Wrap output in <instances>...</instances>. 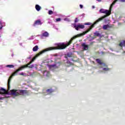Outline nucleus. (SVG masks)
<instances>
[{
  "instance_id": "obj_1",
  "label": "nucleus",
  "mask_w": 125,
  "mask_h": 125,
  "mask_svg": "<svg viewBox=\"0 0 125 125\" xmlns=\"http://www.w3.org/2000/svg\"><path fill=\"white\" fill-rule=\"evenodd\" d=\"M82 36H83V34H78L77 36L72 37L69 42L66 43L64 42L58 43L56 44V47H50L46 48V50H47V51H49V50H54L56 49H65L67 46H69V45L72 43V42L73 41H74V40H75V39H77L78 37H82Z\"/></svg>"
},
{
  "instance_id": "obj_2",
  "label": "nucleus",
  "mask_w": 125,
  "mask_h": 125,
  "mask_svg": "<svg viewBox=\"0 0 125 125\" xmlns=\"http://www.w3.org/2000/svg\"><path fill=\"white\" fill-rule=\"evenodd\" d=\"M46 51H47V50L46 49H45L36 54V55L32 59L31 61H30L28 63L20 67L19 69H17L14 73H13L11 78H12V77H14V76H17V74H18V72H20V71H22V70H23V69H25V68H33V65H31V64H32V63H33V62H34L35 60H36L37 57H39L40 55H42V53L46 52Z\"/></svg>"
},
{
  "instance_id": "obj_3",
  "label": "nucleus",
  "mask_w": 125,
  "mask_h": 125,
  "mask_svg": "<svg viewBox=\"0 0 125 125\" xmlns=\"http://www.w3.org/2000/svg\"><path fill=\"white\" fill-rule=\"evenodd\" d=\"M11 95L14 96H19V95L24 96L25 94H28V91L26 90H15L13 89L10 91Z\"/></svg>"
},
{
  "instance_id": "obj_4",
  "label": "nucleus",
  "mask_w": 125,
  "mask_h": 125,
  "mask_svg": "<svg viewBox=\"0 0 125 125\" xmlns=\"http://www.w3.org/2000/svg\"><path fill=\"white\" fill-rule=\"evenodd\" d=\"M106 17H107V15H104L103 17H102L101 18H99L97 21H96L93 24H92L90 27L85 31H84L83 32V35H85V34H87V33H88V32H89L90 31V30H91L92 29V28H94V26L95 25H96V24H97L98 23V22H100V21H102L103 20V19H104V18H106Z\"/></svg>"
},
{
  "instance_id": "obj_5",
  "label": "nucleus",
  "mask_w": 125,
  "mask_h": 125,
  "mask_svg": "<svg viewBox=\"0 0 125 125\" xmlns=\"http://www.w3.org/2000/svg\"><path fill=\"white\" fill-rule=\"evenodd\" d=\"M119 0H115L110 5V6L109 7V10H104V9H101L100 10V12L101 13H105V15L107 16H109V15H111V11H112V8L113 6V5L117 2V1Z\"/></svg>"
},
{
  "instance_id": "obj_6",
  "label": "nucleus",
  "mask_w": 125,
  "mask_h": 125,
  "mask_svg": "<svg viewBox=\"0 0 125 125\" xmlns=\"http://www.w3.org/2000/svg\"><path fill=\"white\" fill-rule=\"evenodd\" d=\"M12 75L10 76L8 80V90L3 89V88H0V94H9L8 90L10 89V82H11V79H12Z\"/></svg>"
},
{
  "instance_id": "obj_7",
  "label": "nucleus",
  "mask_w": 125,
  "mask_h": 125,
  "mask_svg": "<svg viewBox=\"0 0 125 125\" xmlns=\"http://www.w3.org/2000/svg\"><path fill=\"white\" fill-rule=\"evenodd\" d=\"M74 28H75V30L77 31H79V29H84V25L83 24H77L76 25V23H74Z\"/></svg>"
},
{
  "instance_id": "obj_8",
  "label": "nucleus",
  "mask_w": 125,
  "mask_h": 125,
  "mask_svg": "<svg viewBox=\"0 0 125 125\" xmlns=\"http://www.w3.org/2000/svg\"><path fill=\"white\" fill-rule=\"evenodd\" d=\"M43 76H45L47 78H49V77L51 76V75L50 74V72L48 71L45 70L43 72Z\"/></svg>"
},
{
  "instance_id": "obj_9",
  "label": "nucleus",
  "mask_w": 125,
  "mask_h": 125,
  "mask_svg": "<svg viewBox=\"0 0 125 125\" xmlns=\"http://www.w3.org/2000/svg\"><path fill=\"white\" fill-rule=\"evenodd\" d=\"M42 22L41 20H38L35 21L33 26L34 27H36V26H38V25H42Z\"/></svg>"
},
{
  "instance_id": "obj_10",
  "label": "nucleus",
  "mask_w": 125,
  "mask_h": 125,
  "mask_svg": "<svg viewBox=\"0 0 125 125\" xmlns=\"http://www.w3.org/2000/svg\"><path fill=\"white\" fill-rule=\"evenodd\" d=\"M46 95H48L49 94H51L52 92H54V90L52 89V88H51L50 89H48L46 90Z\"/></svg>"
},
{
  "instance_id": "obj_11",
  "label": "nucleus",
  "mask_w": 125,
  "mask_h": 125,
  "mask_svg": "<svg viewBox=\"0 0 125 125\" xmlns=\"http://www.w3.org/2000/svg\"><path fill=\"white\" fill-rule=\"evenodd\" d=\"M111 28H112V26H109V24L104 25L103 27L104 30H109V29H111Z\"/></svg>"
},
{
  "instance_id": "obj_12",
  "label": "nucleus",
  "mask_w": 125,
  "mask_h": 125,
  "mask_svg": "<svg viewBox=\"0 0 125 125\" xmlns=\"http://www.w3.org/2000/svg\"><path fill=\"white\" fill-rule=\"evenodd\" d=\"M82 46L83 47V50H87L88 49V45H86L85 43H83Z\"/></svg>"
},
{
  "instance_id": "obj_13",
  "label": "nucleus",
  "mask_w": 125,
  "mask_h": 125,
  "mask_svg": "<svg viewBox=\"0 0 125 125\" xmlns=\"http://www.w3.org/2000/svg\"><path fill=\"white\" fill-rule=\"evenodd\" d=\"M35 8L37 11H40L42 9V7H41L38 4L36 5Z\"/></svg>"
},
{
  "instance_id": "obj_14",
  "label": "nucleus",
  "mask_w": 125,
  "mask_h": 125,
  "mask_svg": "<svg viewBox=\"0 0 125 125\" xmlns=\"http://www.w3.org/2000/svg\"><path fill=\"white\" fill-rule=\"evenodd\" d=\"M48 36H49L48 33L46 31H45L42 34V37H45V38H47Z\"/></svg>"
},
{
  "instance_id": "obj_15",
  "label": "nucleus",
  "mask_w": 125,
  "mask_h": 125,
  "mask_svg": "<svg viewBox=\"0 0 125 125\" xmlns=\"http://www.w3.org/2000/svg\"><path fill=\"white\" fill-rule=\"evenodd\" d=\"M72 53H67V55L65 56V58L68 60V57H72Z\"/></svg>"
},
{
  "instance_id": "obj_16",
  "label": "nucleus",
  "mask_w": 125,
  "mask_h": 125,
  "mask_svg": "<svg viewBox=\"0 0 125 125\" xmlns=\"http://www.w3.org/2000/svg\"><path fill=\"white\" fill-rule=\"evenodd\" d=\"M38 49H39V46L38 45H36L33 47V51H38Z\"/></svg>"
},
{
  "instance_id": "obj_17",
  "label": "nucleus",
  "mask_w": 125,
  "mask_h": 125,
  "mask_svg": "<svg viewBox=\"0 0 125 125\" xmlns=\"http://www.w3.org/2000/svg\"><path fill=\"white\" fill-rule=\"evenodd\" d=\"M57 64H59L58 66H60V65H61V62H58L55 64L51 65V67H56V66H57Z\"/></svg>"
},
{
  "instance_id": "obj_18",
  "label": "nucleus",
  "mask_w": 125,
  "mask_h": 125,
  "mask_svg": "<svg viewBox=\"0 0 125 125\" xmlns=\"http://www.w3.org/2000/svg\"><path fill=\"white\" fill-rule=\"evenodd\" d=\"M96 62H97V63L98 64H100V65H102V64H103L102 62L99 59H96Z\"/></svg>"
},
{
  "instance_id": "obj_19",
  "label": "nucleus",
  "mask_w": 125,
  "mask_h": 125,
  "mask_svg": "<svg viewBox=\"0 0 125 125\" xmlns=\"http://www.w3.org/2000/svg\"><path fill=\"white\" fill-rule=\"evenodd\" d=\"M67 61L66 62L67 64L68 65V66H72L74 65L73 63H72L71 62H70L68 60H67Z\"/></svg>"
},
{
  "instance_id": "obj_20",
  "label": "nucleus",
  "mask_w": 125,
  "mask_h": 125,
  "mask_svg": "<svg viewBox=\"0 0 125 125\" xmlns=\"http://www.w3.org/2000/svg\"><path fill=\"white\" fill-rule=\"evenodd\" d=\"M7 68H14V65L12 64H8L6 66Z\"/></svg>"
},
{
  "instance_id": "obj_21",
  "label": "nucleus",
  "mask_w": 125,
  "mask_h": 125,
  "mask_svg": "<svg viewBox=\"0 0 125 125\" xmlns=\"http://www.w3.org/2000/svg\"><path fill=\"white\" fill-rule=\"evenodd\" d=\"M94 35L95 36V37H99L100 36V33L98 32H95L94 33Z\"/></svg>"
},
{
  "instance_id": "obj_22",
  "label": "nucleus",
  "mask_w": 125,
  "mask_h": 125,
  "mask_svg": "<svg viewBox=\"0 0 125 125\" xmlns=\"http://www.w3.org/2000/svg\"><path fill=\"white\" fill-rule=\"evenodd\" d=\"M48 14L49 15H52V14H53V11H52V10H49L48 11Z\"/></svg>"
},
{
  "instance_id": "obj_23",
  "label": "nucleus",
  "mask_w": 125,
  "mask_h": 125,
  "mask_svg": "<svg viewBox=\"0 0 125 125\" xmlns=\"http://www.w3.org/2000/svg\"><path fill=\"white\" fill-rule=\"evenodd\" d=\"M110 69L109 68H103V70L105 71H110Z\"/></svg>"
},
{
  "instance_id": "obj_24",
  "label": "nucleus",
  "mask_w": 125,
  "mask_h": 125,
  "mask_svg": "<svg viewBox=\"0 0 125 125\" xmlns=\"http://www.w3.org/2000/svg\"><path fill=\"white\" fill-rule=\"evenodd\" d=\"M79 22V19L78 18H76L75 20V23H78Z\"/></svg>"
},
{
  "instance_id": "obj_25",
  "label": "nucleus",
  "mask_w": 125,
  "mask_h": 125,
  "mask_svg": "<svg viewBox=\"0 0 125 125\" xmlns=\"http://www.w3.org/2000/svg\"><path fill=\"white\" fill-rule=\"evenodd\" d=\"M56 21L57 22H59V21H61V18H57L56 19Z\"/></svg>"
},
{
  "instance_id": "obj_26",
  "label": "nucleus",
  "mask_w": 125,
  "mask_h": 125,
  "mask_svg": "<svg viewBox=\"0 0 125 125\" xmlns=\"http://www.w3.org/2000/svg\"><path fill=\"white\" fill-rule=\"evenodd\" d=\"M84 25H91V23H90V22H87L86 23H84Z\"/></svg>"
},
{
  "instance_id": "obj_27",
  "label": "nucleus",
  "mask_w": 125,
  "mask_h": 125,
  "mask_svg": "<svg viewBox=\"0 0 125 125\" xmlns=\"http://www.w3.org/2000/svg\"><path fill=\"white\" fill-rule=\"evenodd\" d=\"M120 2H125V0H120Z\"/></svg>"
},
{
  "instance_id": "obj_28",
  "label": "nucleus",
  "mask_w": 125,
  "mask_h": 125,
  "mask_svg": "<svg viewBox=\"0 0 125 125\" xmlns=\"http://www.w3.org/2000/svg\"><path fill=\"white\" fill-rule=\"evenodd\" d=\"M20 76H24V73L22 72L19 74Z\"/></svg>"
},
{
  "instance_id": "obj_29",
  "label": "nucleus",
  "mask_w": 125,
  "mask_h": 125,
  "mask_svg": "<svg viewBox=\"0 0 125 125\" xmlns=\"http://www.w3.org/2000/svg\"><path fill=\"white\" fill-rule=\"evenodd\" d=\"M80 8H83V5L80 4Z\"/></svg>"
},
{
  "instance_id": "obj_30",
  "label": "nucleus",
  "mask_w": 125,
  "mask_h": 125,
  "mask_svg": "<svg viewBox=\"0 0 125 125\" xmlns=\"http://www.w3.org/2000/svg\"><path fill=\"white\" fill-rule=\"evenodd\" d=\"M98 2H101V0H97Z\"/></svg>"
},
{
  "instance_id": "obj_31",
  "label": "nucleus",
  "mask_w": 125,
  "mask_h": 125,
  "mask_svg": "<svg viewBox=\"0 0 125 125\" xmlns=\"http://www.w3.org/2000/svg\"><path fill=\"white\" fill-rule=\"evenodd\" d=\"M0 29H2V26H1Z\"/></svg>"
},
{
  "instance_id": "obj_32",
  "label": "nucleus",
  "mask_w": 125,
  "mask_h": 125,
  "mask_svg": "<svg viewBox=\"0 0 125 125\" xmlns=\"http://www.w3.org/2000/svg\"><path fill=\"white\" fill-rule=\"evenodd\" d=\"M0 100H2V97L0 98Z\"/></svg>"
},
{
  "instance_id": "obj_33",
  "label": "nucleus",
  "mask_w": 125,
  "mask_h": 125,
  "mask_svg": "<svg viewBox=\"0 0 125 125\" xmlns=\"http://www.w3.org/2000/svg\"><path fill=\"white\" fill-rule=\"evenodd\" d=\"M4 26H5V24H4Z\"/></svg>"
},
{
  "instance_id": "obj_34",
  "label": "nucleus",
  "mask_w": 125,
  "mask_h": 125,
  "mask_svg": "<svg viewBox=\"0 0 125 125\" xmlns=\"http://www.w3.org/2000/svg\"><path fill=\"white\" fill-rule=\"evenodd\" d=\"M4 26H5V24H4Z\"/></svg>"
},
{
  "instance_id": "obj_35",
  "label": "nucleus",
  "mask_w": 125,
  "mask_h": 125,
  "mask_svg": "<svg viewBox=\"0 0 125 125\" xmlns=\"http://www.w3.org/2000/svg\"><path fill=\"white\" fill-rule=\"evenodd\" d=\"M124 53H125V51H124Z\"/></svg>"
},
{
  "instance_id": "obj_36",
  "label": "nucleus",
  "mask_w": 125,
  "mask_h": 125,
  "mask_svg": "<svg viewBox=\"0 0 125 125\" xmlns=\"http://www.w3.org/2000/svg\"><path fill=\"white\" fill-rule=\"evenodd\" d=\"M72 61H73L74 60L72 59Z\"/></svg>"
}]
</instances>
